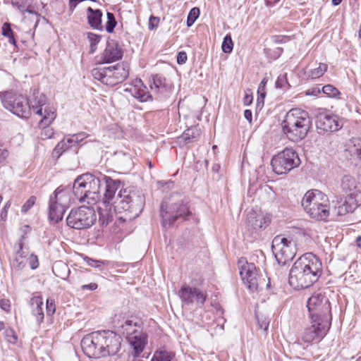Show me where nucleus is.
I'll use <instances>...</instances> for the list:
<instances>
[{
	"label": "nucleus",
	"instance_id": "nucleus-1",
	"mask_svg": "<svg viewBox=\"0 0 361 361\" xmlns=\"http://www.w3.org/2000/svg\"><path fill=\"white\" fill-rule=\"evenodd\" d=\"M105 191L99 209V221L102 225L108 224L112 220L111 211L116 213H125V218L132 220L142 212L145 203V196L141 190L130 188H121V182L118 179L104 177Z\"/></svg>",
	"mask_w": 361,
	"mask_h": 361
},
{
	"label": "nucleus",
	"instance_id": "nucleus-2",
	"mask_svg": "<svg viewBox=\"0 0 361 361\" xmlns=\"http://www.w3.org/2000/svg\"><path fill=\"white\" fill-rule=\"evenodd\" d=\"M322 274V262L316 255L307 252L293 264L289 272L288 282L295 289L307 288L317 281Z\"/></svg>",
	"mask_w": 361,
	"mask_h": 361
},
{
	"label": "nucleus",
	"instance_id": "nucleus-3",
	"mask_svg": "<svg viewBox=\"0 0 361 361\" xmlns=\"http://www.w3.org/2000/svg\"><path fill=\"white\" fill-rule=\"evenodd\" d=\"M121 338L110 331H96L84 337L82 348L89 357L99 358L116 354L121 348Z\"/></svg>",
	"mask_w": 361,
	"mask_h": 361
},
{
	"label": "nucleus",
	"instance_id": "nucleus-4",
	"mask_svg": "<svg viewBox=\"0 0 361 361\" xmlns=\"http://www.w3.org/2000/svg\"><path fill=\"white\" fill-rule=\"evenodd\" d=\"M121 315H116L114 324L128 341L130 351V355L138 357L147 344V336L143 332L142 322L137 317H130L120 319Z\"/></svg>",
	"mask_w": 361,
	"mask_h": 361
},
{
	"label": "nucleus",
	"instance_id": "nucleus-5",
	"mask_svg": "<svg viewBox=\"0 0 361 361\" xmlns=\"http://www.w3.org/2000/svg\"><path fill=\"white\" fill-rule=\"evenodd\" d=\"M281 127L288 139L297 142L307 136L312 127V119L307 111L292 109L286 114Z\"/></svg>",
	"mask_w": 361,
	"mask_h": 361
},
{
	"label": "nucleus",
	"instance_id": "nucleus-6",
	"mask_svg": "<svg viewBox=\"0 0 361 361\" xmlns=\"http://www.w3.org/2000/svg\"><path fill=\"white\" fill-rule=\"evenodd\" d=\"M104 177L97 178L91 173H85L78 176L73 185V193L80 202H87L88 204H94L100 198V187L103 183L105 185Z\"/></svg>",
	"mask_w": 361,
	"mask_h": 361
},
{
	"label": "nucleus",
	"instance_id": "nucleus-7",
	"mask_svg": "<svg viewBox=\"0 0 361 361\" xmlns=\"http://www.w3.org/2000/svg\"><path fill=\"white\" fill-rule=\"evenodd\" d=\"M191 214L192 212L188 204L183 200H179L170 205L164 200L161 204V224L165 228L171 226L178 219L187 220Z\"/></svg>",
	"mask_w": 361,
	"mask_h": 361
},
{
	"label": "nucleus",
	"instance_id": "nucleus-8",
	"mask_svg": "<svg viewBox=\"0 0 361 361\" xmlns=\"http://www.w3.org/2000/svg\"><path fill=\"white\" fill-rule=\"evenodd\" d=\"M96 220L97 215L92 207L80 206L71 210L66 218V224L71 228L81 230L90 228Z\"/></svg>",
	"mask_w": 361,
	"mask_h": 361
},
{
	"label": "nucleus",
	"instance_id": "nucleus-9",
	"mask_svg": "<svg viewBox=\"0 0 361 361\" xmlns=\"http://www.w3.org/2000/svg\"><path fill=\"white\" fill-rule=\"evenodd\" d=\"M307 307L311 319H316V322L326 319L327 322H330L331 319L330 303L323 292L314 293L309 298Z\"/></svg>",
	"mask_w": 361,
	"mask_h": 361
},
{
	"label": "nucleus",
	"instance_id": "nucleus-10",
	"mask_svg": "<svg viewBox=\"0 0 361 361\" xmlns=\"http://www.w3.org/2000/svg\"><path fill=\"white\" fill-rule=\"evenodd\" d=\"M300 164V158L295 150L286 148L275 155L271 161L273 171L277 174H286Z\"/></svg>",
	"mask_w": 361,
	"mask_h": 361
},
{
	"label": "nucleus",
	"instance_id": "nucleus-11",
	"mask_svg": "<svg viewBox=\"0 0 361 361\" xmlns=\"http://www.w3.org/2000/svg\"><path fill=\"white\" fill-rule=\"evenodd\" d=\"M271 249L276 259L281 264H286L291 261L296 254L295 243L292 239L281 235L274 238Z\"/></svg>",
	"mask_w": 361,
	"mask_h": 361
},
{
	"label": "nucleus",
	"instance_id": "nucleus-12",
	"mask_svg": "<svg viewBox=\"0 0 361 361\" xmlns=\"http://www.w3.org/2000/svg\"><path fill=\"white\" fill-rule=\"evenodd\" d=\"M0 98L4 107L19 117L26 118L30 114L31 106L23 95L12 92H0Z\"/></svg>",
	"mask_w": 361,
	"mask_h": 361
},
{
	"label": "nucleus",
	"instance_id": "nucleus-13",
	"mask_svg": "<svg viewBox=\"0 0 361 361\" xmlns=\"http://www.w3.org/2000/svg\"><path fill=\"white\" fill-rule=\"evenodd\" d=\"M240 277L247 288L252 292L258 289L259 277L253 263H248L243 259L239 260Z\"/></svg>",
	"mask_w": 361,
	"mask_h": 361
},
{
	"label": "nucleus",
	"instance_id": "nucleus-14",
	"mask_svg": "<svg viewBox=\"0 0 361 361\" xmlns=\"http://www.w3.org/2000/svg\"><path fill=\"white\" fill-rule=\"evenodd\" d=\"M311 319L312 325L305 329L301 336V339L306 343H311L312 341L322 340L326 334L330 322H327L326 319L322 321Z\"/></svg>",
	"mask_w": 361,
	"mask_h": 361
},
{
	"label": "nucleus",
	"instance_id": "nucleus-15",
	"mask_svg": "<svg viewBox=\"0 0 361 361\" xmlns=\"http://www.w3.org/2000/svg\"><path fill=\"white\" fill-rule=\"evenodd\" d=\"M178 295L182 303L186 305L194 303H196L197 305H203L207 298V294L205 291L196 287H191L186 283L182 285Z\"/></svg>",
	"mask_w": 361,
	"mask_h": 361
},
{
	"label": "nucleus",
	"instance_id": "nucleus-16",
	"mask_svg": "<svg viewBox=\"0 0 361 361\" xmlns=\"http://www.w3.org/2000/svg\"><path fill=\"white\" fill-rule=\"evenodd\" d=\"M316 127L319 133L335 132L341 129L343 122L337 115L321 112L316 117Z\"/></svg>",
	"mask_w": 361,
	"mask_h": 361
},
{
	"label": "nucleus",
	"instance_id": "nucleus-17",
	"mask_svg": "<svg viewBox=\"0 0 361 361\" xmlns=\"http://www.w3.org/2000/svg\"><path fill=\"white\" fill-rule=\"evenodd\" d=\"M123 51L118 43L114 39L106 41L104 50L97 56L99 63H110L121 59Z\"/></svg>",
	"mask_w": 361,
	"mask_h": 361
},
{
	"label": "nucleus",
	"instance_id": "nucleus-18",
	"mask_svg": "<svg viewBox=\"0 0 361 361\" xmlns=\"http://www.w3.org/2000/svg\"><path fill=\"white\" fill-rule=\"evenodd\" d=\"M360 197H361V192L348 194L344 200L338 202L334 207V212L337 215L343 216L353 212L359 204H361Z\"/></svg>",
	"mask_w": 361,
	"mask_h": 361
},
{
	"label": "nucleus",
	"instance_id": "nucleus-19",
	"mask_svg": "<svg viewBox=\"0 0 361 361\" xmlns=\"http://www.w3.org/2000/svg\"><path fill=\"white\" fill-rule=\"evenodd\" d=\"M329 202V198L326 195L319 190H310L302 197V206L306 212L307 209L318 206L322 203Z\"/></svg>",
	"mask_w": 361,
	"mask_h": 361
},
{
	"label": "nucleus",
	"instance_id": "nucleus-20",
	"mask_svg": "<svg viewBox=\"0 0 361 361\" xmlns=\"http://www.w3.org/2000/svg\"><path fill=\"white\" fill-rule=\"evenodd\" d=\"M344 157L354 166L361 165V139L353 138L345 145Z\"/></svg>",
	"mask_w": 361,
	"mask_h": 361
},
{
	"label": "nucleus",
	"instance_id": "nucleus-21",
	"mask_svg": "<svg viewBox=\"0 0 361 361\" xmlns=\"http://www.w3.org/2000/svg\"><path fill=\"white\" fill-rule=\"evenodd\" d=\"M270 221V218L263 213L251 210L247 214L245 223L248 229L257 231L265 228Z\"/></svg>",
	"mask_w": 361,
	"mask_h": 361
},
{
	"label": "nucleus",
	"instance_id": "nucleus-22",
	"mask_svg": "<svg viewBox=\"0 0 361 361\" xmlns=\"http://www.w3.org/2000/svg\"><path fill=\"white\" fill-rule=\"evenodd\" d=\"M49 202H55L56 204L62 205L66 208L69 207L74 202L71 189L62 185L58 187L50 196Z\"/></svg>",
	"mask_w": 361,
	"mask_h": 361
},
{
	"label": "nucleus",
	"instance_id": "nucleus-23",
	"mask_svg": "<svg viewBox=\"0 0 361 361\" xmlns=\"http://www.w3.org/2000/svg\"><path fill=\"white\" fill-rule=\"evenodd\" d=\"M49 202H55L56 204L62 205L66 208L69 207L74 202L71 189L62 185L58 187L50 196Z\"/></svg>",
	"mask_w": 361,
	"mask_h": 361
},
{
	"label": "nucleus",
	"instance_id": "nucleus-24",
	"mask_svg": "<svg viewBox=\"0 0 361 361\" xmlns=\"http://www.w3.org/2000/svg\"><path fill=\"white\" fill-rule=\"evenodd\" d=\"M108 68L110 71L109 86H114L116 84L123 82L129 75L128 67L124 64L109 66Z\"/></svg>",
	"mask_w": 361,
	"mask_h": 361
},
{
	"label": "nucleus",
	"instance_id": "nucleus-25",
	"mask_svg": "<svg viewBox=\"0 0 361 361\" xmlns=\"http://www.w3.org/2000/svg\"><path fill=\"white\" fill-rule=\"evenodd\" d=\"M151 90L158 94L159 97H165L170 92L171 86L166 82V78L161 74L152 76V82L150 84Z\"/></svg>",
	"mask_w": 361,
	"mask_h": 361
},
{
	"label": "nucleus",
	"instance_id": "nucleus-26",
	"mask_svg": "<svg viewBox=\"0 0 361 361\" xmlns=\"http://www.w3.org/2000/svg\"><path fill=\"white\" fill-rule=\"evenodd\" d=\"M312 219L326 221L330 216L329 202H324L305 212Z\"/></svg>",
	"mask_w": 361,
	"mask_h": 361
},
{
	"label": "nucleus",
	"instance_id": "nucleus-27",
	"mask_svg": "<svg viewBox=\"0 0 361 361\" xmlns=\"http://www.w3.org/2000/svg\"><path fill=\"white\" fill-rule=\"evenodd\" d=\"M126 91L129 92L132 96L142 102H147L152 98V95L147 91V87L143 85L141 80H136L135 84L130 87L126 88Z\"/></svg>",
	"mask_w": 361,
	"mask_h": 361
},
{
	"label": "nucleus",
	"instance_id": "nucleus-28",
	"mask_svg": "<svg viewBox=\"0 0 361 361\" xmlns=\"http://www.w3.org/2000/svg\"><path fill=\"white\" fill-rule=\"evenodd\" d=\"M88 13L87 20L90 27L94 29L102 30V12L99 9H93L91 7L87 8Z\"/></svg>",
	"mask_w": 361,
	"mask_h": 361
},
{
	"label": "nucleus",
	"instance_id": "nucleus-29",
	"mask_svg": "<svg viewBox=\"0 0 361 361\" xmlns=\"http://www.w3.org/2000/svg\"><path fill=\"white\" fill-rule=\"evenodd\" d=\"M66 209V207L62 205L60 206L55 202H49V218L50 221L54 223H58L61 221Z\"/></svg>",
	"mask_w": 361,
	"mask_h": 361
},
{
	"label": "nucleus",
	"instance_id": "nucleus-30",
	"mask_svg": "<svg viewBox=\"0 0 361 361\" xmlns=\"http://www.w3.org/2000/svg\"><path fill=\"white\" fill-rule=\"evenodd\" d=\"M31 305L32 307V315L35 317L37 323L40 324L44 318L43 309H42V299L40 297H33L31 299Z\"/></svg>",
	"mask_w": 361,
	"mask_h": 361
},
{
	"label": "nucleus",
	"instance_id": "nucleus-31",
	"mask_svg": "<svg viewBox=\"0 0 361 361\" xmlns=\"http://www.w3.org/2000/svg\"><path fill=\"white\" fill-rule=\"evenodd\" d=\"M52 271L54 275L63 280H66L71 274V270L68 264L61 261H56L52 267Z\"/></svg>",
	"mask_w": 361,
	"mask_h": 361
},
{
	"label": "nucleus",
	"instance_id": "nucleus-32",
	"mask_svg": "<svg viewBox=\"0 0 361 361\" xmlns=\"http://www.w3.org/2000/svg\"><path fill=\"white\" fill-rule=\"evenodd\" d=\"M357 187L355 178L350 175H345L341 180V188L342 191L345 193H355L353 192Z\"/></svg>",
	"mask_w": 361,
	"mask_h": 361
},
{
	"label": "nucleus",
	"instance_id": "nucleus-33",
	"mask_svg": "<svg viewBox=\"0 0 361 361\" xmlns=\"http://www.w3.org/2000/svg\"><path fill=\"white\" fill-rule=\"evenodd\" d=\"M109 74L110 71H109L108 67L94 68L92 70V75L93 78L106 85H109V82L110 81Z\"/></svg>",
	"mask_w": 361,
	"mask_h": 361
},
{
	"label": "nucleus",
	"instance_id": "nucleus-34",
	"mask_svg": "<svg viewBox=\"0 0 361 361\" xmlns=\"http://www.w3.org/2000/svg\"><path fill=\"white\" fill-rule=\"evenodd\" d=\"M56 116V114L54 109L48 107L47 106H44L43 109V114L41 116V126H48L55 119Z\"/></svg>",
	"mask_w": 361,
	"mask_h": 361
},
{
	"label": "nucleus",
	"instance_id": "nucleus-35",
	"mask_svg": "<svg viewBox=\"0 0 361 361\" xmlns=\"http://www.w3.org/2000/svg\"><path fill=\"white\" fill-rule=\"evenodd\" d=\"M175 354L173 352L165 350H159L154 352L152 361H173Z\"/></svg>",
	"mask_w": 361,
	"mask_h": 361
},
{
	"label": "nucleus",
	"instance_id": "nucleus-36",
	"mask_svg": "<svg viewBox=\"0 0 361 361\" xmlns=\"http://www.w3.org/2000/svg\"><path fill=\"white\" fill-rule=\"evenodd\" d=\"M200 129L197 127H192L184 131L181 138L185 143H189L192 140H197L200 135Z\"/></svg>",
	"mask_w": 361,
	"mask_h": 361
},
{
	"label": "nucleus",
	"instance_id": "nucleus-37",
	"mask_svg": "<svg viewBox=\"0 0 361 361\" xmlns=\"http://www.w3.org/2000/svg\"><path fill=\"white\" fill-rule=\"evenodd\" d=\"M47 103V97L42 94L39 97L35 98L34 104L32 105L31 109L36 114L42 116L43 114V107Z\"/></svg>",
	"mask_w": 361,
	"mask_h": 361
},
{
	"label": "nucleus",
	"instance_id": "nucleus-38",
	"mask_svg": "<svg viewBox=\"0 0 361 361\" xmlns=\"http://www.w3.org/2000/svg\"><path fill=\"white\" fill-rule=\"evenodd\" d=\"M328 65L324 63H319L318 67L311 69L308 72V76L312 79L319 78L327 71Z\"/></svg>",
	"mask_w": 361,
	"mask_h": 361
},
{
	"label": "nucleus",
	"instance_id": "nucleus-39",
	"mask_svg": "<svg viewBox=\"0 0 361 361\" xmlns=\"http://www.w3.org/2000/svg\"><path fill=\"white\" fill-rule=\"evenodd\" d=\"M83 259L88 266L97 268L99 271H102L104 267L109 264L108 261L93 259L87 256H85Z\"/></svg>",
	"mask_w": 361,
	"mask_h": 361
},
{
	"label": "nucleus",
	"instance_id": "nucleus-40",
	"mask_svg": "<svg viewBox=\"0 0 361 361\" xmlns=\"http://www.w3.org/2000/svg\"><path fill=\"white\" fill-rule=\"evenodd\" d=\"M87 39L90 45V53L93 54L95 52L97 48V44L101 40V36L92 32H88Z\"/></svg>",
	"mask_w": 361,
	"mask_h": 361
},
{
	"label": "nucleus",
	"instance_id": "nucleus-41",
	"mask_svg": "<svg viewBox=\"0 0 361 361\" xmlns=\"http://www.w3.org/2000/svg\"><path fill=\"white\" fill-rule=\"evenodd\" d=\"M24 238V236H22L21 239L20 240L18 243V249L16 251V261L18 263V267H20L21 264H23V259L26 257L25 252L23 250V239Z\"/></svg>",
	"mask_w": 361,
	"mask_h": 361
},
{
	"label": "nucleus",
	"instance_id": "nucleus-42",
	"mask_svg": "<svg viewBox=\"0 0 361 361\" xmlns=\"http://www.w3.org/2000/svg\"><path fill=\"white\" fill-rule=\"evenodd\" d=\"M221 48L224 53L229 54L232 51L233 48V43L230 35H226L224 38Z\"/></svg>",
	"mask_w": 361,
	"mask_h": 361
},
{
	"label": "nucleus",
	"instance_id": "nucleus-43",
	"mask_svg": "<svg viewBox=\"0 0 361 361\" xmlns=\"http://www.w3.org/2000/svg\"><path fill=\"white\" fill-rule=\"evenodd\" d=\"M107 22L106 23V30L109 33H111L116 25V21L114 13L107 12Z\"/></svg>",
	"mask_w": 361,
	"mask_h": 361
},
{
	"label": "nucleus",
	"instance_id": "nucleus-44",
	"mask_svg": "<svg viewBox=\"0 0 361 361\" xmlns=\"http://www.w3.org/2000/svg\"><path fill=\"white\" fill-rule=\"evenodd\" d=\"M322 90L323 93L330 97H336L340 94L338 90L331 85H326L323 86Z\"/></svg>",
	"mask_w": 361,
	"mask_h": 361
},
{
	"label": "nucleus",
	"instance_id": "nucleus-45",
	"mask_svg": "<svg viewBox=\"0 0 361 361\" xmlns=\"http://www.w3.org/2000/svg\"><path fill=\"white\" fill-rule=\"evenodd\" d=\"M59 142L56 145L55 148L53 150L52 155L53 157L59 158L62 154L68 150H69L71 148L70 146H68L67 144L63 145V146L60 147V149H59Z\"/></svg>",
	"mask_w": 361,
	"mask_h": 361
},
{
	"label": "nucleus",
	"instance_id": "nucleus-46",
	"mask_svg": "<svg viewBox=\"0 0 361 361\" xmlns=\"http://www.w3.org/2000/svg\"><path fill=\"white\" fill-rule=\"evenodd\" d=\"M275 85L276 88H285L289 86L286 73L279 75Z\"/></svg>",
	"mask_w": 361,
	"mask_h": 361
},
{
	"label": "nucleus",
	"instance_id": "nucleus-47",
	"mask_svg": "<svg viewBox=\"0 0 361 361\" xmlns=\"http://www.w3.org/2000/svg\"><path fill=\"white\" fill-rule=\"evenodd\" d=\"M257 323L259 325V327L260 329H264V331H267L268 329L269 325V320L267 317H264L263 315H258L256 314Z\"/></svg>",
	"mask_w": 361,
	"mask_h": 361
},
{
	"label": "nucleus",
	"instance_id": "nucleus-48",
	"mask_svg": "<svg viewBox=\"0 0 361 361\" xmlns=\"http://www.w3.org/2000/svg\"><path fill=\"white\" fill-rule=\"evenodd\" d=\"M4 336L8 343H16L17 341V336L12 329H6L4 331Z\"/></svg>",
	"mask_w": 361,
	"mask_h": 361
},
{
	"label": "nucleus",
	"instance_id": "nucleus-49",
	"mask_svg": "<svg viewBox=\"0 0 361 361\" xmlns=\"http://www.w3.org/2000/svg\"><path fill=\"white\" fill-rule=\"evenodd\" d=\"M11 3L12 5L16 6L22 13H25V8L27 5V0H12Z\"/></svg>",
	"mask_w": 361,
	"mask_h": 361
},
{
	"label": "nucleus",
	"instance_id": "nucleus-50",
	"mask_svg": "<svg viewBox=\"0 0 361 361\" xmlns=\"http://www.w3.org/2000/svg\"><path fill=\"white\" fill-rule=\"evenodd\" d=\"M65 144H67L68 146L71 147V148L77 145L75 138L72 137V135H69L65 137L61 142H59V149H60L61 146H63V145Z\"/></svg>",
	"mask_w": 361,
	"mask_h": 361
},
{
	"label": "nucleus",
	"instance_id": "nucleus-51",
	"mask_svg": "<svg viewBox=\"0 0 361 361\" xmlns=\"http://www.w3.org/2000/svg\"><path fill=\"white\" fill-rule=\"evenodd\" d=\"M47 312L48 315H52L56 311L55 301L52 298H47Z\"/></svg>",
	"mask_w": 361,
	"mask_h": 361
},
{
	"label": "nucleus",
	"instance_id": "nucleus-52",
	"mask_svg": "<svg viewBox=\"0 0 361 361\" xmlns=\"http://www.w3.org/2000/svg\"><path fill=\"white\" fill-rule=\"evenodd\" d=\"M36 198L34 196L30 197L22 206L21 211L26 213L35 203Z\"/></svg>",
	"mask_w": 361,
	"mask_h": 361
},
{
	"label": "nucleus",
	"instance_id": "nucleus-53",
	"mask_svg": "<svg viewBox=\"0 0 361 361\" xmlns=\"http://www.w3.org/2000/svg\"><path fill=\"white\" fill-rule=\"evenodd\" d=\"M159 18L151 16L149 19L148 27L149 30H153L158 27L159 23Z\"/></svg>",
	"mask_w": 361,
	"mask_h": 361
},
{
	"label": "nucleus",
	"instance_id": "nucleus-54",
	"mask_svg": "<svg viewBox=\"0 0 361 361\" xmlns=\"http://www.w3.org/2000/svg\"><path fill=\"white\" fill-rule=\"evenodd\" d=\"M43 127V130L42 132V136L43 138L48 139L52 137L54 135V130L52 128H48V126H42Z\"/></svg>",
	"mask_w": 361,
	"mask_h": 361
},
{
	"label": "nucleus",
	"instance_id": "nucleus-55",
	"mask_svg": "<svg viewBox=\"0 0 361 361\" xmlns=\"http://www.w3.org/2000/svg\"><path fill=\"white\" fill-rule=\"evenodd\" d=\"M2 35L5 37H8L12 34L13 32L11 30V24L8 23H4L2 26Z\"/></svg>",
	"mask_w": 361,
	"mask_h": 361
},
{
	"label": "nucleus",
	"instance_id": "nucleus-56",
	"mask_svg": "<svg viewBox=\"0 0 361 361\" xmlns=\"http://www.w3.org/2000/svg\"><path fill=\"white\" fill-rule=\"evenodd\" d=\"M29 263L32 269H35L39 266L37 257L35 255H31L29 257Z\"/></svg>",
	"mask_w": 361,
	"mask_h": 361
},
{
	"label": "nucleus",
	"instance_id": "nucleus-57",
	"mask_svg": "<svg viewBox=\"0 0 361 361\" xmlns=\"http://www.w3.org/2000/svg\"><path fill=\"white\" fill-rule=\"evenodd\" d=\"M188 59L187 54L185 51L178 52L176 61L178 64H183L186 62Z\"/></svg>",
	"mask_w": 361,
	"mask_h": 361
},
{
	"label": "nucleus",
	"instance_id": "nucleus-58",
	"mask_svg": "<svg viewBox=\"0 0 361 361\" xmlns=\"http://www.w3.org/2000/svg\"><path fill=\"white\" fill-rule=\"evenodd\" d=\"M200 8L197 7H194L190 11L188 16L191 19L196 20L200 16Z\"/></svg>",
	"mask_w": 361,
	"mask_h": 361
},
{
	"label": "nucleus",
	"instance_id": "nucleus-59",
	"mask_svg": "<svg viewBox=\"0 0 361 361\" xmlns=\"http://www.w3.org/2000/svg\"><path fill=\"white\" fill-rule=\"evenodd\" d=\"M290 37L288 36H276L274 37V42L276 44L286 43L290 41Z\"/></svg>",
	"mask_w": 361,
	"mask_h": 361
},
{
	"label": "nucleus",
	"instance_id": "nucleus-60",
	"mask_svg": "<svg viewBox=\"0 0 361 361\" xmlns=\"http://www.w3.org/2000/svg\"><path fill=\"white\" fill-rule=\"evenodd\" d=\"M98 288V285L96 283H90V284L82 285L80 288L82 290H95Z\"/></svg>",
	"mask_w": 361,
	"mask_h": 361
},
{
	"label": "nucleus",
	"instance_id": "nucleus-61",
	"mask_svg": "<svg viewBox=\"0 0 361 361\" xmlns=\"http://www.w3.org/2000/svg\"><path fill=\"white\" fill-rule=\"evenodd\" d=\"M72 137L75 138V142L78 145L86 137V135L85 133H80L72 135Z\"/></svg>",
	"mask_w": 361,
	"mask_h": 361
},
{
	"label": "nucleus",
	"instance_id": "nucleus-62",
	"mask_svg": "<svg viewBox=\"0 0 361 361\" xmlns=\"http://www.w3.org/2000/svg\"><path fill=\"white\" fill-rule=\"evenodd\" d=\"M10 302H9V300H1L0 301V307L6 311V312H8L10 310Z\"/></svg>",
	"mask_w": 361,
	"mask_h": 361
},
{
	"label": "nucleus",
	"instance_id": "nucleus-63",
	"mask_svg": "<svg viewBox=\"0 0 361 361\" xmlns=\"http://www.w3.org/2000/svg\"><path fill=\"white\" fill-rule=\"evenodd\" d=\"M10 206H11V202L8 201L6 202V204L4 207V208L1 212V217L2 219H6L7 214H8V209L10 207Z\"/></svg>",
	"mask_w": 361,
	"mask_h": 361
},
{
	"label": "nucleus",
	"instance_id": "nucleus-64",
	"mask_svg": "<svg viewBox=\"0 0 361 361\" xmlns=\"http://www.w3.org/2000/svg\"><path fill=\"white\" fill-rule=\"evenodd\" d=\"M252 96L249 94H245L243 97V103L245 106L250 105L252 102Z\"/></svg>",
	"mask_w": 361,
	"mask_h": 361
}]
</instances>
